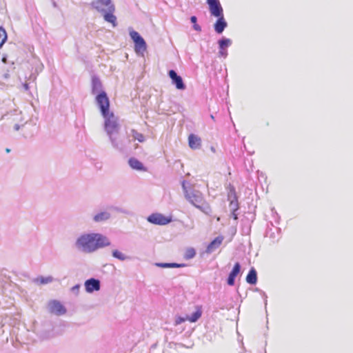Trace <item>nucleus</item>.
<instances>
[{
    "mask_svg": "<svg viewBox=\"0 0 353 353\" xmlns=\"http://www.w3.org/2000/svg\"><path fill=\"white\" fill-rule=\"evenodd\" d=\"M202 315V310L199 306L196 307V310L190 316L187 315V319L192 323L196 322Z\"/></svg>",
    "mask_w": 353,
    "mask_h": 353,
    "instance_id": "nucleus-23",
    "label": "nucleus"
},
{
    "mask_svg": "<svg viewBox=\"0 0 353 353\" xmlns=\"http://www.w3.org/2000/svg\"><path fill=\"white\" fill-rule=\"evenodd\" d=\"M190 21L191 23H192L193 24H195L196 23V21H197V18L196 16H192L190 17Z\"/></svg>",
    "mask_w": 353,
    "mask_h": 353,
    "instance_id": "nucleus-35",
    "label": "nucleus"
},
{
    "mask_svg": "<svg viewBox=\"0 0 353 353\" xmlns=\"http://www.w3.org/2000/svg\"><path fill=\"white\" fill-rule=\"evenodd\" d=\"M228 200L230 202V210L231 212H236L239 209V203L237 201V197L236 195V191L233 186L230 185V192L228 193Z\"/></svg>",
    "mask_w": 353,
    "mask_h": 353,
    "instance_id": "nucleus-11",
    "label": "nucleus"
},
{
    "mask_svg": "<svg viewBox=\"0 0 353 353\" xmlns=\"http://www.w3.org/2000/svg\"><path fill=\"white\" fill-rule=\"evenodd\" d=\"M223 241V237L221 236H219L216 237L213 241H212L206 248V252L208 254H210L216 250L222 243Z\"/></svg>",
    "mask_w": 353,
    "mask_h": 353,
    "instance_id": "nucleus-16",
    "label": "nucleus"
},
{
    "mask_svg": "<svg viewBox=\"0 0 353 353\" xmlns=\"http://www.w3.org/2000/svg\"><path fill=\"white\" fill-rule=\"evenodd\" d=\"M49 310L51 313L61 316L66 312L65 307L58 301L54 300L49 303Z\"/></svg>",
    "mask_w": 353,
    "mask_h": 353,
    "instance_id": "nucleus-10",
    "label": "nucleus"
},
{
    "mask_svg": "<svg viewBox=\"0 0 353 353\" xmlns=\"http://www.w3.org/2000/svg\"><path fill=\"white\" fill-rule=\"evenodd\" d=\"M186 320H188L187 316L185 317L176 316L175 319V325H179V324L185 322Z\"/></svg>",
    "mask_w": 353,
    "mask_h": 353,
    "instance_id": "nucleus-32",
    "label": "nucleus"
},
{
    "mask_svg": "<svg viewBox=\"0 0 353 353\" xmlns=\"http://www.w3.org/2000/svg\"><path fill=\"white\" fill-rule=\"evenodd\" d=\"M155 265L162 268H182L186 266L185 263H156Z\"/></svg>",
    "mask_w": 353,
    "mask_h": 353,
    "instance_id": "nucleus-22",
    "label": "nucleus"
},
{
    "mask_svg": "<svg viewBox=\"0 0 353 353\" xmlns=\"http://www.w3.org/2000/svg\"><path fill=\"white\" fill-rule=\"evenodd\" d=\"M188 143L192 149H198L201 145V139L196 135L191 134L188 137Z\"/></svg>",
    "mask_w": 353,
    "mask_h": 353,
    "instance_id": "nucleus-20",
    "label": "nucleus"
},
{
    "mask_svg": "<svg viewBox=\"0 0 353 353\" xmlns=\"http://www.w3.org/2000/svg\"><path fill=\"white\" fill-rule=\"evenodd\" d=\"M53 281V277L51 276H39L34 279V282L39 284H48Z\"/></svg>",
    "mask_w": 353,
    "mask_h": 353,
    "instance_id": "nucleus-25",
    "label": "nucleus"
},
{
    "mask_svg": "<svg viewBox=\"0 0 353 353\" xmlns=\"http://www.w3.org/2000/svg\"><path fill=\"white\" fill-rule=\"evenodd\" d=\"M92 6L97 11H105L110 6H114L111 0H96L92 2Z\"/></svg>",
    "mask_w": 353,
    "mask_h": 353,
    "instance_id": "nucleus-12",
    "label": "nucleus"
},
{
    "mask_svg": "<svg viewBox=\"0 0 353 353\" xmlns=\"http://www.w3.org/2000/svg\"><path fill=\"white\" fill-rule=\"evenodd\" d=\"M52 336V330H50V331H48V332H42L41 334V337L43 339H47L49 338H51Z\"/></svg>",
    "mask_w": 353,
    "mask_h": 353,
    "instance_id": "nucleus-31",
    "label": "nucleus"
},
{
    "mask_svg": "<svg viewBox=\"0 0 353 353\" xmlns=\"http://www.w3.org/2000/svg\"><path fill=\"white\" fill-rule=\"evenodd\" d=\"M193 28L194 30H196L197 32L201 31V27L199 25H198L197 23L193 24Z\"/></svg>",
    "mask_w": 353,
    "mask_h": 353,
    "instance_id": "nucleus-34",
    "label": "nucleus"
},
{
    "mask_svg": "<svg viewBox=\"0 0 353 353\" xmlns=\"http://www.w3.org/2000/svg\"><path fill=\"white\" fill-rule=\"evenodd\" d=\"M111 217V214L108 211H101L92 217V220L94 223H103L108 221Z\"/></svg>",
    "mask_w": 353,
    "mask_h": 353,
    "instance_id": "nucleus-17",
    "label": "nucleus"
},
{
    "mask_svg": "<svg viewBox=\"0 0 353 353\" xmlns=\"http://www.w3.org/2000/svg\"><path fill=\"white\" fill-rule=\"evenodd\" d=\"M183 188L185 199L191 204L206 214H209L211 212L210 205L208 203L205 202L202 194L199 190H188L185 186L184 182L183 183Z\"/></svg>",
    "mask_w": 353,
    "mask_h": 353,
    "instance_id": "nucleus-3",
    "label": "nucleus"
},
{
    "mask_svg": "<svg viewBox=\"0 0 353 353\" xmlns=\"http://www.w3.org/2000/svg\"><path fill=\"white\" fill-rule=\"evenodd\" d=\"M23 87H24V88H25V90H28V88H29V87H28V84L25 83V84L23 85Z\"/></svg>",
    "mask_w": 353,
    "mask_h": 353,
    "instance_id": "nucleus-38",
    "label": "nucleus"
},
{
    "mask_svg": "<svg viewBox=\"0 0 353 353\" xmlns=\"http://www.w3.org/2000/svg\"><path fill=\"white\" fill-rule=\"evenodd\" d=\"M209 11L213 17H221L223 15V9L219 0H206Z\"/></svg>",
    "mask_w": 353,
    "mask_h": 353,
    "instance_id": "nucleus-7",
    "label": "nucleus"
},
{
    "mask_svg": "<svg viewBox=\"0 0 353 353\" xmlns=\"http://www.w3.org/2000/svg\"><path fill=\"white\" fill-rule=\"evenodd\" d=\"M115 10L114 6H110V8L105 9V11H101L100 12L103 13L104 20L107 22L111 23L113 27H116L117 23V17L114 15V12Z\"/></svg>",
    "mask_w": 353,
    "mask_h": 353,
    "instance_id": "nucleus-13",
    "label": "nucleus"
},
{
    "mask_svg": "<svg viewBox=\"0 0 353 353\" xmlns=\"http://www.w3.org/2000/svg\"><path fill=\"white\" fill-rule=\"evenodd\" d=\"M232 43V41L230 39L223 37L218 41L219 49H225L229 47Z\"/></svg>",
    "mask_w": 353,
    "mask_h": 353,
    "instance_id": "nucleus-26",
    "label": "nucleus"
},
{
    "mask_svg": "<svg viewBox=\"0 0 353 353\" xmlns=\"http://www.w3.org/2000/svg\"><path fill=\"white\" fill-rule=\"evenodd\" d=\"M116 210L118 211V212H124L123 210H122L121 209H119V208H116Z\"/></svg>",
    "mask_w": 353,
    "mask_h": 353,
    "instance_id": "nucleus-39",
    "label": "nucleus"
},
{
    "mask_svg": "<svg viewBox=\"0 0 353 353\" xmlns=\"http://www.w3.org/2000/svg\"><path fill=\"white\" fill-rule=\"evenodd\" d=\"M232 212V217L234 219V220H237L238 219V215L236 213V212Z\"/></svg>",
    "mask_w": 353,
    "mask_h": 353,
    "instance_id": "nucleus-36",
    "label": "nucleus"
},
{
    "mask_svg": "<svg viewBox=\"0 0 353 353\" xmlns=\"http://www.w3.org/2000/svg\"><path fill=\"white\" fill-rule=\"evenodd\" d=\"M130 36L134 43V50L137 53L143 52L146 50V43L139 32L131 30L130 32Z\"/></svg>",
    "mask_w": 353,
    "mask_h": 353,
    "instance_id": "nucleus-5",
    "label": "nucleus"
},
{
    "mask_svg": "<svg viewBox=\"0 0 353 353\" xmlns=\"http://www.w3.org/2000/svg\"><path fill=\"white\" fill-rule=\"evenodd\" d=\"M110 245L111 241L108 237L97 232L81 234L74 242V247L78 251L88 254Z\"/></svg>",
    "mask_w": 353,
    "mask_h": 353,
    "instance_id": "nucleus-1",
    "label": "nucleus"
},
{
    "mask_svg": "<svg viewBox=\"0 0 353 353\" xmlns=\"http://www.w3.org/2000/svg\"><path fill=\"white\" fill-rule=\"evenodd\" d=\"M219 50H220L219 52V56L225 58L228 55L227 50L225 49H219Z\"/></svg>",
    "mask_w": 353,
    "mask_h": 353,
    "instance_id": "nucleus-33",
    "label": "nucleus"
},
{
    "mask_svg": "<svg viewBox=\"0 0 353 353\" xmlns=\"http://www.w3.org/2000/svg\"><path fill=\"white\" fill-rule=\"evenodd\" d=\"M7 40V34L6 30L0 27V48Z\"/></svg>",
    "mask_w": 353,
    "mask_h": 353,
    "instance_id": "nucleus-28",
    "label": "nucleus"
},
{
    "mask_svg": "<svg viewBox=\"0 0 353 353\" xmlns=\"http://www.w3.org/2000/svg\"><path fill=\"white\" fill-rule=\"evenodd\" d=\"M80 288H81V285L80 284H77L75 285H74L71 289H70V291L72 293H73L75 295H78L79 293V290H80Z\"/></svg>",
    "mask_w": 353,
    "mask_h": 353,
    "instance_id": "nucleus-30",
    "label": "nucleus"
},
{
    "mask_svg": "<svg viewBox=\"0 0 353 353\" xmlns=\"http://www.w3.org/2000/svg\"><path fill=\"white\" fill-rule=\"evenodd\" d=\"M103 118L105 119L104 129L109 137L112 147L117 150H121L123 144L119 137L120 125L117 118L114 116V113H111Z\"/></svg>",
    "mask_w": 353,
    "mask_h": 353,
    "instance_id": "nucleus-2",
    "label": "nucleus"
},
{
    "mask_svg": "<svg viewBox=\"0 0 353 353\" xmlns=\"http://www.w3.org/2000/svg\"><path fill=\"white\" fill-rule=\"evenodd\" d=\"M216 17L217 20L214 25V31L217 34H221L224 31L225 28L228 26V23L224 18V15Z\"/></svg>",
    "mask_w": 353,
    "mask_h": 353,
    "instance_id": "nucleus-15",
    "label": "nucleus"
},
{
    "mask_svg": "<svg viewBox=\"0 0 353 353\" xmlns=\"http://www.w3.org/2000/svg\"><path fill=\"white\" fill-rule=\"evenodd\" d=\"M195 255V250L192 248H190L186 250L184 256L186 259H191L194 258Z\"/></svg>",
    "mask_w": 353,
    "mask_h": 353,
    "instance_id": "nucleus-29",
    "label": "nucleus"
},
{
    "mask_svg": "<svg viewBox=\"0 0 353 353\" xmlns=\"http://www.w3.org/2000/svg\"><path fill=\"white\" fill-rule=\"evenodd\" d=\"M6 152H10V149H6Z\"/></svg>",
    "mask_w": 353,
    "mask_h": 353,
    "instance_id": "nucleus-41",
    "label": "nucleus"
},
{
    "mask_svg": "<svg viewBox=\"0 0 353 353\" xmlns=\"http://www.w3.org/2000/svg\"><path fill=\"white\" fill-rule=\"evenodd\" d=\"M6 57H3V58L2 59V61H3V62H4V63L6 62Z\"/></svg>",
    "mask_w": 353,
    "mask_h": 353,
    "instance_id": "nucleus-40",
    "label": "nucleus"
},
{
    "mask_svg": "<svg viewBox=\"0 0 353 353\" xmlns=\"http://www.w3.org/2000/svg\"><path fill=\"white\" fill-rule=\"evenodd\" d=\"M246 282L250 285H254L257 282V272L254 268H252L247 276H246Z\"/></svg>",
    "mask_w": 353,
    "mask_h": 353,
    "instance_id": "nucleus-21",
    "label": "nucleus"
},
{
    "mask_svg": "<svg viewBox=\"0 0 353 353\" xmlns=\"http://www.w3.org/2000/svg\"><path fill=\"white\" fill-rule=\"evenodd\" d=\"M19 128H20V125H19V124H17V123L14 124V129L15 130H19Z\"/></svg>",
    "mask_w": 353,
    "mask_h": 353,
    "instance_id": "nucleus-37",
    "label": "nucleus"
},
{
    "mask_svg": "<svg viewBox=\"0 0 353 353\" xmlns=\"http://www.w3.org/2000/svg\"><path fill=\"white\" fill-rule=\"evenodd\" d=\"M241 271V265L239 262H236L232 271L230 272L229 276L227 279L228 285L232 286L234 285L235 279L236 276L239 274Z\"/></svg>",
    "mask_w": 353,
    "mask_h": 353,
    "instance_id": "nucleus-14",
    "label": "nucleus"
},
{
    "mask_svg": "<svg viewBox=\"0 0 353 353\" xmlns=\"http://www.w3.org/2000/svg\"><path fill=\"white\" fill-rule=\"evenodd\" d=\"M96 102L103 117H106L112 113L110 112V101L105 91L97 94Z\"/></svg>",
    "mask_w": 353,
    "mask_h": 353,
    "instance_id": "nucleus-4",
    "label": "nucleus"
},
{
    "mask_svg": "<svg viewBox=\"0 0 353 353\" xmlns=\"http://www.w3.org/2000/svg\"><path fill=\"white\" fill-rule=\"evenodd\" d=\"M147 220L152 224L165 225L172 221V218L165 216L162 214L153 213L148 216Z\"/></svg>",
    "mask_w": 353,
    "mask_h": 353,
    "instance_id": "nucleus-6",
    "label": "nucleus"
},
{
    "mask_svg": "<svg viewBox=\"0 0 353 353\" xmlns=\"http://www.w3.org/2000/svg\"><path fill=\"white\" fill-rule=\"evenodd\" d=\"M85 291L88 293H92L94 291H99L101 288V282L95 278L87 279L84 283Z\"/></svg>",
    "mask_w": 353,
    "mask_h": 353,
    "instance_id": "nucleus-9",
    "label": "nucleus"
},
{
    "mask_svg": "<svg viewBox=\"0 0 353 353\" xmlns=\"http://www.w3.org/2000/svg\"><path fill=\"white\" fill-rule=\"evenodd\" d=\"M112 256L119 259V261H124L126 260H130L131 258L130 256H128L123 253L122 252L119 251V250H113L112 251Z\"/></svg>",
    "mask_w": 353,
    "mask_h": 353,
    "instance_id": "nucleus-24",
    "label": "nucleus"
},
{
    "mask_svg": "<svg viewBox=\"0 0 353 353\" xmlns=\"http://www.w3.org/2000/svg\"><path fill=\"white\" fill-rule=\"evenodd\" d=\"M131 136L132 137L134 140H137L140 143H143L145 141L144 135L141 133H139L135 130H131Z\"/></svg>",
    "mask_w": 353,
    "mask_h": 353,
    "instance_id": "nucleus-27",
    "label": "nucleus"
},
{
    "mask_svg": "<svg viewBox=\"0 0 353 353\" xmlns=\"http://www.w3.org/2000/svg\"><path fill=\"white\" fill-rule=\"evenodd\" d=\"M168 75L172 80V84L175 85L176 89L183 90L185 89V85L183 81V79L179 76L176 72L174 70H170L168 72Z\"/></svg>",
    "mask_w": 353,
    "mask_h": 353,
    "instance_id": "nucleus-8",
    "label": "nucleus"
},
{
    "mask_svg": "<svg viewBox=\"0 0 353 353\" xmlns=\"http://www.w3.org/2000/svg\"><path fill=\"white\" fill-rule=\"evenodd\" d=\"M128 164L130 166V168L134 170H139V171H145V170L143 163L136 158H134V157L130 158L128 160Z\"/></svg>",
    "mask_w": 353,
    "mask_h": 353,
    "instance_id": "nucleus-19",
    "label": "nucleus"
},
{
    "mask_svg": "<svg viewBox=\"0 0 353 353\" xmlns=\"http://www.w3.org/2000/svg\"><path fill=\"white\" fill-rule=\"evenodd\" d=\"M102 91L103 90L101 81H100L99 77L93 76L92 77V93L93 94H97Z\"/></svg>",
    "mask_w": 353,
    "mask_h": 353,
    "instance_id": "nucleus-18",
    "label": "nucleus"
}]
</instances>
